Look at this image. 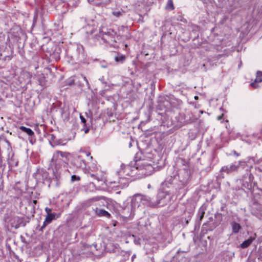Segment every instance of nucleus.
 <instances>
[{"label":"nucleus","instance_id":"12","mask_svg":"<svg viewBox=\"0 0 262 262\" xmlns=\"http://www.w3.org/2000/svg\"><path fill=\"white\" fill-rule=\"evenodd\" d=\"M230 225L232 228V232L234 234L238 233L242 229V227L240 224L234 221L231 222L230 223Z\"/></svg>","mask_w":262,"mask_h":262},{"label":"nucleus","instance_id":"33","mask_svg":"<svg viewBox=\"0 0 262 262\" xmlns=\"http://www.w3.org/2000/svg\"><path fill=\"white\" fill-rule=\"evenodd\" d=\"M102 67L103 68H106V66H105V65L102 66Z\"/></svg>","mask_w":262,"mask_h":262},{"label":"nucleus","instance_id":"17","mask_svg":"<svg viewBox=\"0 0 262 262\" xmlns=\"http://www.w3.org/2000/svg\"><path fill=\"white\" fill-rule=\"evenodd\" d=\"M19 129L23 132L27 134L30 136H32L34 135V132L33 130L29 128L26 127L24 126H21L19 127Z\"/></svg>","mask_w":262,"mask_h":262},{"label":"nucleus","instance_id":"11","mask_svg":"<svg viewBox=\"0 0 262 262\" xmlns=\"http://www.w3.org/2000/svg\"><path fill=\"white\" fill-rule=\"evenodd\" d=\"M262 81V72L260 71H257L256 73V77L254 82L251 83L252 87L256 88L258 87L257 82H260Z\"/></svg>","mask_w":262,"mask_h":262},{"label":"nucleus","instance_id":"9","mask_svg":"<svg viewBox=\"0 0 262 262\" xmlns=\"http://www.w3.org/2000/svg\"><path fill=\"white\" fill-rule=\"evenodd\" d=\"M56 214H50L49 215H47L46 216L45 220L43 222V225L41 227L40 229V231H42L46 227L50 224L52 221L55 219Z\"/></svg>","mask_w":262,"mask_h":262},{"label":"nucleus","instance_id":"30","mask_svg":"<svg viewBox=\"0 0 262 262\" xmlns=\"http://www.w3.org/2000/svg\"><path fill=\"white\" fill-rule=\"evenodd\" d=\"M71 178H72V181H74V180H75V179L76 178V176H74H74H72V177H71Z\"/></svg>","mask_w":262,"mask_h":262},{"label":"nucleus","instance_id":"29","mask_svg":"<svg viewBox=\"0 0 262 262\" xmlns=\"http://www.w3.org/2000/svg\"><path fill=\"white\" fill-rule=\"evenodd\" d=\"M83 129H84L85 134L88 133L89 132V128H84Z\"/></svg>","mask_w":262,"mask_h":262},{"label":"nucleus","instance_id":"7","mask_svg":"<svg viewBox=\"0 0 262 262\" xmlns=\"http://www.w3.org/2000/svg\"><path fill=\"white\" fill-rule=\"evenodd\" d=\"M135 208L131 206V204L125 206L123 209L122 213L125 215L126 217H133L135 215Z\"/></svg>","mask_w":262,"mask_h":262},{"label":"nucleus","instance_id":"35","mask_svg":"<svg viewBox=\"0 0 262 262\" xmlns=\"http://www.w3.org/2000/svg\"><path fill=\"white\" fill-rule=\"evenodd\" d=\"M170 3H171V7H173V5L172 4V2H170Z\"/></svg>","mask_w":262,"mask_h":262},{"label":"nucleus","instance_id":"27","mask_svg":"<svg viewBox=\"0 0 262 262\" xmlns=\"http://www.w3.org/2000/svg\"><path fill=\"white\" fill-rule=\"evenodd\" d=\"M224 116V114H222L221 115H220L219 116L217 117V119L218 120H221L222 118H223V117Z\"/></svg>","mask_w":262,"mask_h":262},{"label":"nucleus","instance_id":"3","mask_svg":"<svg viewBox=\"0 0 262 262\" xmlns=\"http://www.w3.org/2000/svg\"><path fill=\"white\" fill-rule=\"evenodd\" d=\"M121 167V169L118 172L119 173V175L123 177L126 176L132 177L137 173V166H136V167H132L130 165L125 166L122 164Z\"/></svg>","mask_w":262,"mask_h":262},{"label":"nucleus","instance_id":"20","mask_svg":"<svg viewBox=\"0 0 262 262\" xmlns=\"http://www.w3.org/2000/svg\"><path fill=\"white\" fill-rule=\"evenodd\" d=\"M76 161H79V164L78 165L79 167H83L85 166V164L83 160H82L80 157V156H78L76 159Z\"/></svg>","mask_w":262,"mask_h":262},{"label":"nucleus","instance_id":"10","mask_svg":"<svg viewBox=\"0 0 262 262\" xmlns=\"http://www.w3.org/2000/svg\"><path fill=\"white\" fill-rule=\"evenodd\" d=\"M167 195H168V193L166 192H164L163 191H160L158 193L157 201L160 200V204H162V206L164 205L167 203L166 201H162L163 200L166 199Z\"/></svg>","mask_w":262,"mask_h":262},{"label":"nucleus","instance_id":"22","mask_svg":"<svg viewBox=\"0 0 262 262\" xmlns=\"http://www.w3.org/2000/svg\"><path fill=\"white\" fill-rule=\"evenodd\" d=\"M113 15L116 16V17H119L121 14V13L120 12V11H117V12H114L113 13Z\"/></svg>","mask_w":262,"mask_h":262},{"label":"nucleus","instance_id":"24","mask_svg":"<svg viewBox=\"0 0 262 262\" xmlns=\"http://www.w3.org/2000/svg\"><path fill=\"white\" fill-rule=\"evenodd\" d=\"M83 79L86 82L87 86H88V88H90V84L89 83V81H88V79H86V78L85 76H83Z\"/></svg>","mask_w":262,"mask_h":262},{"label":"nucleus","instance_id":"31","mask_svg":"<svg viewBox=\"0 0 262 262\" xmlns=\"http://www.w3.org/2000/svg\"><path fill=\"white\" fill-rule=\"evenodd\" d=\"M90 154H90V152H87V153H86V156H90Z\"/></svg>","mask_w":262,"mask_h":262},{"label":"nucleus","instance_id":"34","mask_svg":"<svg viewBox=\"0 0 262 262\" xmlns=\"http://www.w3.org/2000/svg\"><path fill=\"white\" fill-rule=\"evenodd\" d=\"M135 255H134L133 256H132V258L133 259L134 258H135Z\"/></svg>","mask_w":262,"mask_h":262},{"label":"nucleus","instance_id":"26","mask_svg":"<svg viewBox=\"0 0 262 262\" xmlns=\"http://www.w3.org/2000/svg\"><path fill=\"white\" fill-rule=\"evenodd\" d=\"M200 213V220L201 221L202 219H203V217H204L205 212L204 211H203Z\"/></svg>","mask_w":262,"mask_h":262},{"label":"nucleus","instance_id":"18","mask_svg":"<svg viewBox=\"0 0 262 262\" xmlns=\"http://www.w3.org/2000/svg\"><path fill=\"white\" fill-rule=\"evenodd\" d=\"M54 154H56V157H58L57 156H59L62 159H67L69 154L66 152H63L61 151H57Z\"/></svg>","mask_w":262,"mask_h":262},{"label":"nucleus","instance_id":"21","mask_svg":"<svg viewBox=\"0 0 262 262\" xmlns=\"http://www.w3.org/2000/svg\"><path fill=\"white\" fill-rule=\"evenodd\" d=\"M51 211H52L51 209H50V208H49L48 207H46L45 208V211L46 212V213L47 214V215H49L50 214H52L51 213Z\"/></svg>","mask_w":262,"mask_h":262},{"label":"nucleus","instance_id":"25","mask_svg":"<svg viewBox=\"0 0 262 262\" xmlns=\"http://www.w3.org/2000/svg\"><path fill=\"white\" fill-rule=\"evenodd\" d=\"M80 119H81V122H82V123H83L84 124H85V122H86V120H85V119L84 118V117L81 115V116H80Z\"/></svg>","mask_w":262,"mask_h":262},{"label":"nucleus","instance_id":"28","mask_svg":"<svg viewBox=\"0 0 262 262\" xmlns=\"http://www.w3.org/2000/svg\"><path fill=\"white\" fill-rule=\"evenodd\" d=\"M98 198H92V199H90V201L92 202V201H98Z\"/></svg>","mask_w":262,"mask_h":262},{"label":"nucleus","instance_id":"14","mask_svg":"<svg viewBox=\"0 0 262 262\" xmlns=\"http://www.w3.org/2000/svg\"><path fill=\"white\" fill-rule=\"evenodd\" d=\"M58 157H56V154H54L53 157L51 159V162L52 163H56L58 164H63V163L65 162L64 160L61 158L59 156Z\"/></svg>","mask_w":262,"mask_h":262},{"label":"nucleus","instance_id":"36","mask_svg":"<svg viewBox=\"0 0 262 262\" xmlns=\"http://www.w3.org/2000/svg\"><path fill=\"white\" fill-rule=\"evenodd\" d=\"M92 159H93V157L92 156H90V159L92 160Z\"/></svg>","mask_w":262,"mask_h":262},{"label":"nucleus","instance_id":"38","mask_svg":"<svg viewBox=\"0 0 262 262\" xmlns=\"http://www.w3.org/2000/svg\"><path fill=\"white\" fill-rule=\"evenodd\" d=\"M179 252H180V250H179L178 251V253H179Z\"/></svg>","mask_w":262,"mask_h":262},{"label":"nucleus","instance_id":"1","mask_svg":"<svg viewBox=\"0 0 262 262\" xmlns=\"http://www.w3.org/2000/svg\"><path fill=\"white\" fill-rule=\"evenodd\" d=\"M135 165L137 166V170L140 172V174L145 176L150 175L154 171V167L146 161H137L136 162Z\"/></svg>","mask_w":262,"mask_h":262},{"label":"nucleus","instance_id":"13","mask_svg":"<svg viewBox=\"0 0 262 262\" xmlns=\"http://www.w3.org/2000/svg\"><path fill=\"white\" fill-rule=\"evenodd\" d=\"M94 210H95V213L99 216L109 217L110 216V214L103 209L96 208V209Z\"/></svg>","mask_w":262,"mask_h":262},{"label":"nucleus","instance_id":"37","mask_svg":"<svg viewBox=\"0 0 262 262\" xmlns=\"http://www.w3.org/2000/svg\"><path fill=\"white\" fill-rule=\"evenodd\" d=\"M194 98L196 99H197V98H198V97H197V96H195V97H194Z\"/></svg>","mask_w":262,"mask_h":262},{"label":"nucleus","instance_id":"8","mask_svg":"<svg viewBox=\"0 0 262 262\" xmlns=\"http://www.w3.org/2000/svg\"><path fill=\"white\" fill-rule=\"evenodd\" d=\"M77 54H74L73 56L74 59H76L79 62H81L84 60L85 58V55L83 53V49L82 47L78 48L77 49Z\"/></svg>","mask_w":262,"mask_h":262},{"label":"nucleus","instance_id":"5","mask_svg":"<svg viewBox=\"0 0 262 262\" xmlns=\"http://www.w3.org/2000/svg\"><path fill=\"white\" fill-rule=\"evenodd\" d=\"M142 194H136L132 197L131 206L136 208H143L142 204Z\"/></svg>","mask_w":262,"mask_h":262},{"label":"nucleus","instance_id":"4","mask_svg":"<svg viewBox=\"0 0 262 262\" xmlns=\"http://www.w3.org/2000/svg\"><path fill=\"white\" fill-rule=\"evenodd\" d=\"M242 163H245L244 162L238 161L235 162L230 165L224 166L222 167L220 170L221 172H226V173H230L233 171L237 170L238 168Z\"/></svg>","mask_w":262,"mask_h":262},{"label":"nucleus","instance_id":"23","mask_svg":"<svg viewBox=\"0 0 262 262\" xmlns=\"http://www.w3.org/2000/svg\"><path fill=\"white\" fill-rule=\"evenodd\" d=\"M189 216L187 218V219L186 220V224L187 225L189 223V221L190 220L191 218V216H192V214L191 213H189Z\"/></svg>","mask_w":262,"mask_h":262},{"label":"nucleus","instance_id":"6","mask_svg":"<svg viewBox=\"0 0 262 262\" xmlns=\"http://www.w3.org/2000/svg\"><path fill=\"white\" fill-rule=\"evenodd\" d=\"M142 200L143 208L146 206L156 207L160 204V200L159 201L152 202L150 198L146 195H142Z\"/></svg>","mask_w":262,"mask_h":262},{"label":"nucleus","instance_id":"32","mask_svg":"<svg viewBox=\"0 0 262 262\" xmlns=\"http://www.w3.org/2000/svg\"><path fill=\"white\" fill-rule=\"evenodd\" d=\"M115 59H116V61H118V60H119V59H118V57H116Z\"/></svg>","mask_w":262,"mask_h":262},{"label":"nucleus","instance_id":"15","mask_svg":"<svg viewBox=\"0 0 262 262\" xmlns=\"http://www.w3.org/2000/svg\"><path fill=\"white\" fill-rule=\"evenodd\" d=\"M254 239V238L250 237L248 239H247V240L245 241L244 242H243L241 244L240 247L243 249L248 247L251 244V243L253 241Z\"/></svg>","mask_w":262,"mask_h":262},{"label":"nucleus","instance_id":"16","mask_svg":"<svg viewBox=\"0 0 262 262\" xmlns=\"http://www.w3.org/2000/svg\"><path fill=\"white\" fill-rule=\"evenodd\" d=\"M117 183H118L117 187L119 188H123L127 186V181L125 178H120Z\"/></svg>","mask_w":262,"mask_h":262},{"label":"nucleus","instance_id":"2","mask_svg":"<svg viewBox=\"0 0 262 262\" xmlns=\"http://www.w3.org/2000/svg\"><path fill=\"white\" fill-rule=\"evenodd\" d=\"M96 37L98 40L99 39V38H101V39L106 43H111L116 41L114 32L113 31H108L105 28L100 29L99 34L96 35Z\"/></svg>","mask_w":262,"mask_h":262},{"label":"nucleus","instance_id":"19","mask_svg":"<svg viewBox=\"0 0 262 262\" xmlns=\"http://www.w3.org/2000/svg\"><path fill=\"white\" fill-rule=\"evenodd\" d=\"M51 165L52 167H54V170H53V171L55 173V171H56V172L58 173L60 169L61 168V166H62V164H56V163H52L51 162Z\"/></svg>","mask_w":262,"mask_h":262}]
</instances>
